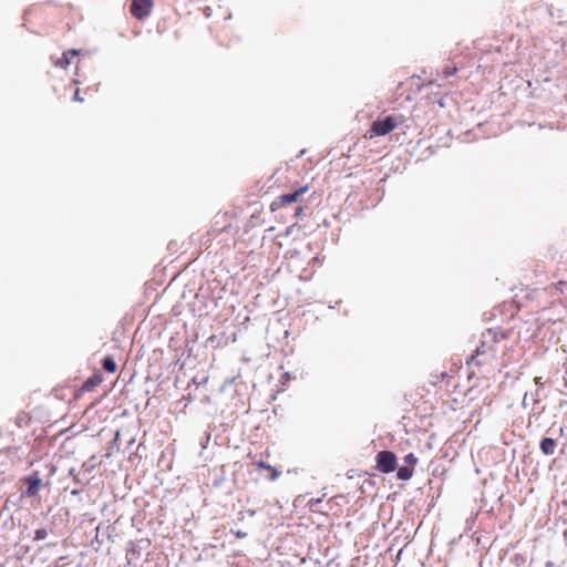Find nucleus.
<instances>
[{
  "label": "nucleus",
  "instance_id": "obj_1",
  "mask_svg": "<svg viewBox=\"0 0 567 567\" xmlns=\"http://www.w3.org/2000/svg\"><path fill=\"white\" fill-rule=\"evenodd\" d=\"M309 188V184L298 185L291 192L276 197L269 206L270 212L274 213L280 208L301 202L302 196Z\"/></svg>",
  "mask_w": 567,
  "mask_h": 567
},
{
  "label": "nucleus",
  "instance_id": "obj_2",
  "mask_svg": "<svg viewBox=\"0 0 567 567\" xmlns=\"http://www.w3.org/2000/svg\"><path fill=\"white\" fill-rule=\"evenodd\" d=\"M398 468V458L392 451H381L375 455V470L389 474Z\"/></svg>",
  "mask_w": 567,
  "mask_h": 567
},
{
  "label": "nucleus",
  "instance_id": "obj_3",
  "mask_svg": "<svg viewBox=\"0 0 567 567\" xmlns=\"http://www.w3.org/2000/svg\"><path fill=\"white\" fill-rule=\"evenodd\" d=\"M398 126V122L393 116H386L383 120H377L372 123L370 128V137L383 136L392 132Z\"/></svg>",
  "mask_w": 567,
  "mask_h": 567
},
{
  "label": "nucleus",
  "instance_id": "obj_4",
  "mask_svg": "<svg viewBox=\"0 0 567 567\" xmlns=\"http://www.w3.org/2000/svg\"><path fill=\"white\" fill-rule=\"evenodd\" d=\"M153 7V0H132L130 12L135 19L143 20L151 14Z\"/></svg>",
  "mask_w": 567,
  "mask_h": 567
},
{
  "label": "nucleus",
  "instance_id": "obj_5",
  "mask_svg": "<svg viewBox=\"0 0 567 567\" xmlns=\"http://www.w3.org/2000/svg\"><path fill=\"white\" fill-rule=\"evenodd\" d=\"M24 482L28 484L25 495L28 497H34L38 495L40 487L42 485V480L40 477L39 472H34L28 477L24 478Z\"/></svg>",
  "mask_w": 567,
  "mask_h": 567
},
{
  "label": "nucleus",
  "instance_id": "obj_6",
  "mask_svg": "<svg viewBox=\"0 0 567 567\" xmlns=\"http://www.w3.org/2000/svg\"><path fill=\"white\" fill-rule=\"evenodd\" d=\"M103 381V375L100 372L91 375L79 389V393L91 392L99 386Z\"/></svg>",
  "mask_w": 567,
  "mask_h": 567
},
{
  "label": "nucleus",
  "instance_id": "obj_7",
  "mask_svg": "<svg viewBox=\"0 0 567 567\" xmlns=\"http://www.w3.org/2000/svg\"><path fill=\"white\" fill-rule=\"evenodd\" d=\"M79 52L74 49L68 50L63 53L62 58L55 61V65L62 69H66L71 63L72 59L76 58Z\"/></svg>",
  "mask_w": 567,
  "mask_h": 567
},
{
  "label": "nucleus",
  "instance_id": "obj_8",
  "mask_svg": "<svg viewBox=\"0 0 567 567\" xmlns=\"http://www.w3.org/2000/svg\"><path fill=\"white\" fill-rule=\"evenodd\" d=\"M557 443L551 437H544L540 442V451L545 455H553L555 453Z\"/></svg>",
  "mask_w": 567,
  "mask_h": 567
},
{
  "label": "nucleus",
  "instance_id": "obj_9",
  "mask_svg": "<svg viewBox=\"0 0 567 567\" xmlns=\"http://www.w3.org/2000/svg\"><path fill=\"white\" fill-rule=\"evenodd\" d=\"M255 464H256V466H257L259 470H266V471H268V473H269V478H270L271 481L277 480V478L279 477V475H280V472H279L277 468H275L274 466H271V465H269V464L265 463L264 461H258V462H256Z\"/></svg>",
  "mask_w": 567,
  "mask_h": 567
},
{
  "label": "nucleus",
  "instance_id": "obj_10",
  "mask_svg": "<svg viewBox=\"0 0 567 567\" xmlns=\"http://www.w3.org/2000/svg\"><path fill=\"white\" fill-rule=\"evenodd\" d=\"M414 474V470L410 466H401L398 468L396 477L400 481H408L410 480Z\"/></svg>",
  "mask_w": 567,
  "mask_h": 567
},
{
  "label": "nucleus",
  "instance_id": "obj_11",
  "mask_svg": "<svg viewBox=\"0 0 567 567\" xmlns=\"http://www.w3.org/2000/svg\"><path fill=\"white\" fill-rule=\"evenodd\" d=\"M103 369L109 373H114L117 369V364L114 359L110 355L105 357L102 361Z\"/></svg>",
  "mask_w": 567,
  "mask_h": 567
},
{
  "label": "nucleus",
  "instance_id": "obj_12",
  "mask_svg": "<svg viewBox=\"0 0 567 567\" xmlns=\"http://www.w3.org/2000/svg\"><path fill=\"white\" fill-rule=\"evenodd\" d=\"M230 229H231V224H230V223H225V224H224V226H223L221 228H218V229H217V228H212V229L209 230V233H208V234H209L210 236H213V237H216V236H218L221 231H227V233H228V231H230Z\"/></svg>",
  "mask_w": 567,
  "mask_h": 567
},
{
  "label": "nucleus",
  "instance_id": "obj_13",
  "mask_svg": "<svg viewBox=\"0 0 567 567\" xmlns=\"http://www.w3.org/2000/svg\"><path fill=\"white\" fill-rule=\"evenodd\" d=\"M404 462L410 466L414 467L417 463V457L413 453H409L404 456Z\"/></svg>",
  "mask_w": 567,
  "mask_h": 567
},
{
  "label": "nucleus",
  "instance_id": "obj_14",
  "mask_svg": "<svg viewBox=\"0 0 567 567\" xmlns=\"http://www.w3.org/2000/svg\"><path fill=\"white\" fill-rule=\"evenodd\" d=\"M48 533L44 528L37 529L34 533V540H42L47 538Z\"/></svg>",
  "mask_w": 567,
  "mask_h": 567
},
{
  "label": "nucleus",
  "instance_id": "obj_15",
  "mask_svg": "<svg viewBox=\"0 0 567 567\" xmlns=\"http://www.w3.org/2000/svg\"><path fill=\"white\" fill-rule=\"evenodd\" d=\"M295 229H300V226L297 223L291 225V226H289L286 229V231L284 233V236H286V237L290 236Z\"/></svg>",
  "mask_w": 567,
  "mask_h": 567
},
{
  "label": "nucleus",
  "instance_id": "obj_16",
  "mask_svg": "<svg viewBox=\"0 0 567 567\" xmlns=\"http://www.w3.org/2000/svg\"><path fill=\"white\" fill-rule=\"evenodd\" d=\"M485 353L484 344L475 350V354L471 357V361H474L480 354Z\"/></svg>",
  "mask_w": 567,
  "mask_h": 567
},
{
  "label": "nucleus",
  "instance_id": "obj_17",
  "mask_svg": "<svg viewBox=\"0 0 567 567\" xmlns=\"http://www.w3.org/2000/svg\"><path fill=\"white\" fill-rule=\"evenodd\" d=\"M73 100L76 101V102H83L84 101V99L80 95V90L79 89H76L74 91Z\"/></svg>",
  "mask_w": 567,
  "mask_h": 567
},
{
  "label": "nucleus",
  "instance_id": "obj_18",
  "mask_svg": "<svg viewBox=\"0 0 567 567\" xmlns=\"http://www.w3.org/2000/svg\"><path fill=\"white\" fill-rule=\"evenodd\" d=\"M565 286H566V281H563V280H560L554 285V287L561 292L564 291Z\"/></svg>",
  "mask_w": 567,
  "mask_h": 567
},
{
  "label": "nucleus",
  "instance_id": "obj_19",
  "mask_svg": "<svg viewBox=\"0 0 567 567\" xmlns=\"http://www.w3.org/2000/svg\"><path fill=\"white\" fill-rule=\"evenodd\" d=\"M231 533L237 537V538H245L247 536V533L245 532H241V530H231Z\"/></svg>",
  "mask_w": 567,
  "mask_h": 567
},
{
  "label": "nucleus",
  "instance_id": "obj_20",
  "mask_svg": "<svg viewBox=\"0 0 567 567\" xmlns=\"http://www.w3.org/2000/svg\"><path fill=\"white\" fill-rule=\"evenodd\" d=\"M455 73H456V68L445 69L444 70V75L445 76H451V75H454Z\"/></svg>",
  "mask_w": 567,
  "mask_h": 567
},
{
  "label": "nucleus",
  "instance_id": "obj_21",
  "mask_svg": "<svg viewBox=\"0 0 567 567\" xmlns=\"http://www.w3.org/2000/svg\"><path fill=\"white\" fill-rule=\"evenodd\" d=\"M303 214V207L302 206H298L296 209H295V217H300L301 215Z\"/></svg>",
  "mask_w": 567,
  "mask_h": 567
},
{
  "label": "nucleus",
  "instance_id": "obj_22",
  "mask_svg": "<svg viewBox=\"0 0 567 567\" xmlns=\"http://www.w3.org/2000/svg\"><path fill=\"white\" fill-rule=\"evenodd\" d=\"M284 378H285L286 380H289V379H290L289 373H288V372H286V373L284 374Z\"/></svg>",
  "mask_w": 567,
  "mask_h": 567
},
{
  "label": "nucleus",
  "instance_id": "obj_23",
  "mask_svg": "<svg viewBox=\"0 0 567 567\" xmlns=\"http://www.w3.org/2000/svg\"><path fill=\"white\" fill-rule=\"evenodd\" d=\"M227 217H228V215H227V214H224V215H223V218H224V219H227Z\"/></svg>",
  "mask_w": 567,
  "mask_h": 567
}]
</instances>
